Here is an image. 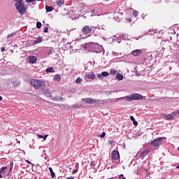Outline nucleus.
<instances>
[{"instance_id":"nucleus-54","label":"nucleus","mask_w":179,"mask_h":179,"mask_svg":"<svg viewBox=\"0 0 179 179\" xmlns=\"http://www.w3.org/2000/svg\"><path fill=\"white\" fill-rule=\"evenodd\" d=\"M101 27H102V29H104V27H103V25L101 26Z\"/></svg>"},{"instance_id":"nucleus-9","label":"nucleus","mask_w":179,"mask_h":179,"mask_svg":"<svg viewBox=\"0 0 179 179\" xmlns=\"http://www.w3.org/2000/svg\"><path fill=\"white\" fill-rule=\"evenodd\" d=\"M122 100H125V98H124V96L117 98V99L113 98V99H106V103H114V101H120Z\"/></svg>"},{"instance_id":"nucleus-62","label":"nucleus","mask_w":179,"mask_h":179,"mask_svg":"<svg viewBox=\"0 0 179 179\" xmlns=\"http://www.w3.org/2000/svg\"><path fill=\"white\" fill-rule=\"evenodd\" d=\"M37 1H43V0H37Z\"/></svg>"},{"instance_id":"nucleus-29","label":"nucleus","mask_w":179,"mask_h":179,"mask_svg":"<svg viewBox=\"0 0 179 179\" xmlns=\"http://www.w3.org/2000/svg\"><path fill=\"white\" fill-rule=\"evenodd\" d=\"M15 34H16V33H13V34H8L7 36V38H12L15 37Z\"/></svg>"},{"instance_id":"nucleus-10","label":"nucleus","mask_w":179,"mask_h":179,"mask_svg":"<svg viewBox=\"0 0 179 179\" xmlns=\"http://www.w3.org/2000/svg\"><path fill=\"white\" fill-rule=\"evenodd\" d=\"M108 75H110V73H108V71H103L101 73H98L97 78H99V79H101V80H103V77L108 76Z\"/></svg>"},{"instance_id":"nucleus-7","label":"nucleus","mask_w":179,"mask_h":179,"mask_svg":"<svg viewBox=\"0 0 179 179\" xmlns=\"http://www.w3.org/2000/svg\"><path fill=\"white\" fill-rule=\"evenodd\" d=\"M107 101L103 99H92V104H106Z\"/></svg>"},{"instance_id":"nucleus-13","label":"nucleus","mask_w":179,"mask_h":179,"mask_svg":"<svg viewBox=\"0 0 179 179\" xmlns=\"http://www.w3.org/2000/svg\"><path fill=\"white\" fill-rule=\"evenodd\" d=\"M29 64H36L37 62V57L36 56H30L29 57Z\"/></svg>"},{"instance_id":"nucleus-28","label":"nucleus","mask_w":179,"mask_h":179,"mask_svg":"<svg viewBox=\"0 0 179 179\" xmlns=\"http://www.w3.org/2000/svg\"><path fill=\"white\" fill-rule=\"evenodd\" d=\"M83 80L80 77H79L76 80V83H82Z\"/></svg>"},{"instance_id":"nucleus-4","label":"nucleus","mask_w":179,"mask_h":179,"mask_svg":"<svg viewBox=\"0 0 179 179\" xmlns=\"http://www.w3.org/2000/svg\"><path fill=\"white\" fill-rule=\"evenodd\" d=\"M96 29H100V27H94V26H89V25H85V27H83L82 31L84 34H89V33H94Z\"/></svg>"},{"instance_id":"nucleus-49","label":"nucleus","mask_w":179,"mask_h":179,"mask_svg":"<svg viewBox=\"0 0 179 179\" xmlns=\"http://www.w3.org/2000/svg\"><path fill=\"white\" fill-rule=\"evenodd\" d=\"M48 104H49V106H52V104H54V103L52 102L48 101Z\"/></svg>"},{"instance_id":"nucleus-30","label":"nucleus","mask_w":179,"mask_h":179,"mask_svg":"<svg viewBox=\"0 0 179 179\" xmlns=\"http://www.w3.org/2000/svg\"><path fill=\"white\" fill-rule=\"evenodd\" d=\"M174 117H173V115H171V114L168 115L166 116V120H173Z\"/></svg>"},{"instance_id":"nucleus-19","label":"nucleus","mask_w":179,"mask_h":179,"mask_svg":"<svg viewBox=\"0 0 179 179\" xmlns=\"http://www.w3.org/2000/svg\"><path fill=\"white\" fill-rule=\"evenodd\" d=\"M116 78L117 79V80H122V79H124V75L117 73L116 74Z\"/></svg>"},{"instance_id":"nucleus-43","label":"nucleus","mask_w":179,"mask_h":179,"mask_svg":"<svg viewBox=\"0 0 179 179\" xmlns=\"http://www.w3.org/2000/svg\"><path fill=\"white\" fill-rule=\"evenodd\" d=\"M133 124L134 125H135V127L138 126V122L136 121H133Z\"/></svg>"},{"instance_id":"nucleus-46","label":"nucleus","mask_w":179,"mask_h":179,"mask_svg":"<svg viewBox=\"0 0 179 179\" xmlns=\"http://www.w3.org/2000/svg\"><path fill=\"white\" fill-rule=\"evenodd\" d=\"M130 120L134 122L135 121V117H134V116H130Z\"/></svg>"},{"instance_id":"nucleus-2","label":"nucleus","mask_w":179,"mask_h":179,"mask_svg":"<svg viewBox=\"0 0 179 179\" xmlns=\"http://www.w3.org/2000/svg\"><path fill=\"white\" fill-rule=\"evenodd\" d=\"M30 83L35 89H44V87H45V83L44 81L31 79Z\"/></svg>"},{"instance_id":"nucleus-8","label":"nucleus","mask_w":179,"mask_h":179,"mask_svg":"<svg viewBox=\"0 0 179 179\" xmlns=\"http://www.w3.org/2000/svg\"><path fill=\"white\" fill-rule=\"evenodd\" d=\"M111 155L113 160H118L120 159V152L117 150H113Z\"/></svg>"},{"instance_id":"nucleus-21","label":"nucleus","mask_w":179,"mask_h":179,"mask_svg":"<svg viewBox=\"0 0 179 179\" xmlns=\"http://www.w3.org/2000/svg\"><path fill=\"white\" fill-rule=\"evenodd\" d=\"M54 54V48H48V55H52Z\"/></svg>"},{"instance_id":"nucleus-5","label":"nucleus","mask_w":179,"mask_h":179,"mask_svg":"<svg viewBox=\"0 0 179 179\" xmlns=\"http://www.w3.org/2000/svg\"><path fill=\"white\" fill-rule=\"evenodd\" d=\"M163 139H164V137H159L155 138L154 141L151 142V145L155 146V148H158V146H160V145L163 143Z\"/></svg>"},{"instance_id":"nucleus-35","label":"nucleus","mask_w":179,"mask_h":179,"mask_svg":"<svg viewBox=\"0 0 179 179\" xmlns=\"http://www.w3.org/2000/svg\"><path fill=\"white\" fill-rule=\"evenodd\" d=\"M179 114V110H177L172 113V115H178Z\"/></svg>"},{"instance_id":"nucleus-24","label":"nucleus","mask_w":179,"mask_h":179,"mask_svg":"<svg viewBox=\"0 0 179 179\" xmlns=\"http://www.w3.org/2000/svg\"><path fill=\"white\" fill-rule=\"evenodd\" d=\"M46 72H47V73H50L51 72H55V71H54L53 67H50V68L46 69Z\"/></svg>"},{"instance_id":"nucleus-39","label":"nucleus","mask_w":179,"mask_h":179,"mask_svg":"<svg viewBox=\"0 0 179 179\" xmlns=\"http://www.w3.org/2000/svg\"><path fill=\"white\" fill-rule=\"evenodd\" d=\"M118 179H127V178H125V177H124L123 174H121V175L119 176V178Z\"/></svg>"},{"instance_id":"nucleus-63","label":"nucleus","mask_w":179,"mask_h":179,"mask_svg":"<svg viewBox=\"0 0 179 179\" xmlns=\"http://www.w3.org/2000/svg\"><path fill=\"white\" fill-rule=\"evenodd\" d=\"M106 1H110V0H106Z\"/></svg>"},{"instance_id":"nucleus-36","label":"nucleus","mask_w":179,"mask_h":179,"mask_svg":"<svg viewBox=\"0 0 179 179\" xmlns=\"http://www.w3.org/2000/svg\"><path fill=\"white\" fill-rule=\"evenodd\" d=\"M43 31H44V33H48V27H45L43 28Z\"/></svg>"},{"instance_id":"nucleus-25","label":"nucleus","mask_w":179,"mask_h":179,"mask_svg":"<svg viewBox=\"0 0 179 179\" xmlns=\"http://www.w3.org/2000/svg\"><path fill=\"white\" fill-rule=\"evenodd\" d=\"M44 93L45 94V95H46L48 97H51V93L50 92V90H45L44 91Z\"/></svg>"},{"instance_id":"nucleus-20","label":"nucleus","mask_w":179,"mask_h":179,"mask_svg":"<svg viewBox=\"0 0 179 179\" xmlns=\"http://www.w3.org/2000/svg\"><path fill=\"white\" fill-rule=\"evenodd\" d=\"M45 10H46V12L48 13V12H52L54 10V8L52 6H45Z\"/></svg>"},{"instance_id":"nucleus-38","label":"nucleus","mask_w":179,"mask_h":179,"mask_svg":"<svg viewBox=\"0 0 179 179\" xmlns=\"http://www.w3.org/2000/svg\"><path fill=\"white\" fill-rule=\"evenodd\" d=\"M78 107H80L78 104H73V108H78Z\"/></svg>"},{"instance_id":"nucleus-12","label":"nucleus","mask_w":179,"mask_h":179,"mask_svg":"<svg viewBox=\"0 0 179 179\" xmlns=\"http://www.w3.org/2000/svg\"><path fill=\"white\" fill-rule=\"evenodd\" d=\"M131 55H133V57H138V55H141V54H142V50H133L131 52Z\"/></svg>"},{"instance_id":"nucleus-52","label":"nucleus","mask_w":179,"mask_h":179,"mask_svg":"<svg viewBox=\"0 0 179 179\" xmlns=\"http://www.w3.org/2000/svg\"><path fill=\"white\" fill-rule=\"evenodd\" d=\"M113 93V92L112 91H110V92H109V94H111Z\"/></svg>"},{"instance_id":"nucleus-18","label":"nucleus","mask_w":179,"mask_h":179,"mask_svg":"<svg viewBox=\"0 0 179 179\" xmlns=\"http://www.w3.org/2000/svg\"><path fill=\"white\" fill-rule=\"evenodd\" d=\"M53 80L55 82H60L61 81V76L58 74L55 75L53 78Z\"/></svg>"},{"instance_id":"nucleus-6","label":"nucleus","mask_w":179,"mask_h":179,"mask_svg":"<svg viewBox=\"0 0 179 179\" xmlns=\"http://www.w3.org/2000/svg\"><path fill=\"white\" fill-rule=\"evenodd\" d=\"M93 51H94V52H97L98 54H99L100 52H104V48H103L102 45H100L97 43H94Z\"/></svg>"},{"instance_id":"nucleus-14","label":"nucleus","mask_w":179,"mask_h":179,"mask_svg":"<svg viewBox=\"0 0 179 179\" xmlns=\"http://www.w3.org/2000/svg\"><path fill=\"white\" fill-rule=\"evenodd\" d=\"M92 100H93V99H92V98L82 99V101H83V103H87V104H92Z\"/></svg>"},{"instance_id":"nucleus-56","label":"nucleus","mask_w":179,"mask_h":179,"mask_svg":"<svg viewBox=\"0 0 179 179\" xmlns=\"http://www.w3.org/2000/svg\"><path fill=\"white\" fill-rule=\"evenodd\" d=\"M177 169H179V165L176 167Z\"/></svg>"},{"instance_id":"nucleus-3","label":"nucleus","mask_w":179,"mask_h":179,"mask_svg":"<svg viewBox=\"0 0 179 179\" xmlns=\"http://www.w3.org/2000/svg\"><path fill=\"white\" fill-rule=\"evenodd\" d=\"M124 99L127 101H134V100H142L143 99V96L141 94L135 93L124 96Z\"/></svg>"},{"instance_id":"nucleus-58","label":"nucleus","mask_w":179,"mask_h":179,"mask_svg":"<svg viewBox=\"0 0 179 179\" xmlns=\"http://www.w3.org/2000/svg\"><path fill=\"white\" fill-rule=\"evenodd\" d=\"M137 76H139V73H137Z\"/></svg>"},{"instance_id":"nucleus-47","label":"nucleus","mask_w":179,"mask_h":179,"mask_svg":"<svg viewBox=\"0 0 179 179\" xmlns=\"http://www.w3.org/2000/svg\"><path fill=\"white\" fill-rule=\"evenodd\" d=\"M66 179H75V178H73V176H70V177L66 178Z\"/></svg>"},{"instance_id":"nucleus-17","label":"nucleus","mask_w":179,"mask_h":179,"mask_svg":"<svg viewBox=\"0 0 179 179\" xmlns=\"http://www.w3.org/2000/svg\"><path fill=\"white\" fill-rule=\"evenodd\" d=\"M13 87H17L20 85V81L19 80H15L13 83Z\"/></svg>"},{"instance_id":"nucleus-37","label":"nucleus","mask_w":179,"mask_h":179,"mask_svg":"<svg viewBox=\"0 0 179 179\" xmlns=\"http://www.w3.org/2000/svg\"><path fill=\"white\" fill-rule=\"evenodd\" d=\"M138 11L135 10L134 12H133V16H134L135 17H136V16H138Z\"/></svg>"},{"instance_id":"nucleus-15","label":"nucleus","mask_w":179,"mask_h":179,"mask_svg":"<svg viewBox=\"0 0 179 179\" xmlns=\"http://www.w3.org/2000/svg\"><path fill=\"white\" fill-rule=\"evenodd\" d=\"M150 151L149 150H145L140 153V157H145V156H148Z\"/></svg>"},{"instance_id":"nucleus-45","label":"nucleus","mask_w":179,"mask_h":179,"mask_svg":"<svg viewBox=\"0 0 179 179\" xmlns=\"http://www.w3.org/2000/svg\"><path fill=\"white\" fill-rule=\"evenodd\" d=\"M122 36H123V37H124V39L127 40V37H128V35L123 34Z\"/></svg>"},{"instance_id":"nucleus-34","label":"nucleus","mask_w":179,"mask_h":179,"mask_svg":"<svg viewBox=\"0 0 179 179\" xmlns=\"http://www.w3.org/2000/svg\"><path fill=\"white\" fill-rule=\"evenodd\" d=\"M8 169V166H3L0 171H2L3 173H5V170Z\"/></svg>"},{"instance_id":"nucleus-40","label":"nucleus","mask_w":179,"mask_h":179,"mask_svg":"<svg viewBox=\"0 0 179 179\" xmlns=\"http://www.w3.org/2000/svg\"><path fill=\"white\" fill-rule=\"evenodd\" d=\"M104 136H106V132H102V134L100 136V138H104Z\"/></svg>"},{"instance_id":"nucleus-59","label":"nucleus","mask_w":179,"mask_h":179,"mask_svg":"<svg viewBox=\"0 0 179 179\" xmlns=\"http://www.w3.org/2000/svg\"><path fill=\"white\" fill-rule=\"evenodd\" d=\"M178 152H179V147L178 148Z\"/></svg>"},{"instance_id":"nucleus-61","label":"nucleus","mask_w":179,"mask_h":179,"mask_svg":"<svg viewBox=\"0 0 179 179\" xmlns=\"http://www.w3.org/2000/svg\"><path fill=\"white\" fill-rule=\"evenodd\" d=\"M129 21L131 22V20H129Z\"/></svg>"},{"instance_id":"nucleus-44","label":"nucleus","mask_w":179,"mask_h":179,"mask_svg":"<svg viewBox=\"0 0 179 179\" xmlns=\"http://www.w3.org/2000/svg\"><path fill=\"white\" fill-rule=\"evenodd\" d=\"M26 162L28 163V164H31L32 166H34L30 161L26 160Z\"/></svg>"},{"instance_id":"nucleus-50","label":"nucleus","mask_w":179,"mask_h":179,"mask_svg":"<svg viewBox=\"0 0 179 179\" xmlns=\"http://www.w3.org/2000/svg\"><path fill=\"white\" fill-rule=\"evenodd\" d=\"M13 169V167L10 168V170H9L8 173L12 172Z\"/></svg>"},{"instance_id":"nucleus-53","label":"nucleus","mask_w":179,"mask_h":179,"mask_svg":"<svg viewBox=\"0 0 179 179\" xmlns=\"http://www.w3.org/2000/svg\"><path fill=\"white\" fill-rule=\"evenodd\" d=\"M1 100H2V97L0 96V101H1Z\"/></svg>"},{"instance_id":"nucleus-57","label":"nucleus","mask_w":179,"mask_h":179,"mask_svg":"<svg viewBox=\"0 0 179 179\" xmlns=\"http://www.w3.org/2000/svg\"><path fill=\"white\" fill-rule=\"evenodd\" d=\"M137 76H139V73H137Z\"/></svg>"},{"instance_id":"nucleus-41","label":"nucleus","mask_w":179,"mask_h":179,"mask_svg":"<svg viewBox=\"0 0 179 179\" xmlns=\"http://www.w3.org/2000/svg\"><path fill=\"white\" fill-rule=\"evenodd\" d=\"M34 1H36V0H25V1L29 3H30L31 2H34Z\"/></svg>"},{"instance_id":"nucleus-26","label":"nucleus","mask_w":179,"mask_h":179,"mask_svg":"<svg viewBox=\"0 0 179 179\" xmlns=\"http://www.w3.org/2000/svg\"><path fill=\"white\" fill-rule=\"evenodd\" d=\"M52 100L54 101H59V100H60V101H64V99L63 98H59V99H57V97H52Z\"/></svg>"},{"instance_id":"nucleus-32","label":"nucleus","mask_w":179,"mask_h":179,"mask_svg":"<svg viewBox=\"0 0 179 179\" xmlns=\"http://www.w3.org/2000/svg\"><path fill=\"white\" fill-rule=\"evenodd\" d=\"M37 29H41V23L40 22H36Z\"/></svg>"},{"instance_id":"nucleus-11","label":"nucleus","mask_w":179,"mask_h":179,"mask_svg":"<svg viewBox=\"0 0 179 179\" xmlns=\"http://www.w3.org/2000/svg\"><path fill=\"white\" fill-rule=\"evenodd\" d=\"M85 76L87 79H92V80H94V79H96V74H94V73H85Z\"/></svg>"},{"instance_id":"nucleus-22","label":"nucleus","mask_w":179,"mask_h":179,"mask_svg":"<svg viewBox=\"0 0 179 179\" xmlns=\"http://www.w3.org/2000/svg\"><path fill=\"white\" fill-rule=\"evenodd\" d=\"M64 3H65V1H64V0H57V5L58 6H62V5H64Z\"/></svg>"},{"instance_id":"nucleus-55","label":"nucleus","mask_w":179,"mask_h":179,"mask_svg":"<svg viewBox=\"0 0 179 179\" xmlns=\"http://www.w3.org/2000/svg\"><path fill=\"white\" fill-rule=\"evenodd\" d=\"M101 27H102V29H104V27H103V25L101 26Z\"/></svg>"},{"instance_id":"nucleus-42","label":"nucleus","mask_w":179,"mask_h":179,"mask_svg":"<svg viewBox=\"0 0 179 179\" xmlns=\"http://www.w3.org/2000/svg\"><path fill=\"white\" fill-rule=\"evenodd\" d=\"M2 174H5V173L0 170V178H2Z\"/></svg>"},{"instance_id":"nucleus-23","label":"nucleus","mask_w":179,"mask_h":179,"mask_svg":"<svg viewBox=\"0 0 179 179\" xmlns=\"http://www.w3.org/2000/svg\"><path fill=\"white\" fill-rule=\"evenodd\" d=\"M49 171L50 173V176H51L52 178H54V177H55V173H54V171H52V168L50 167Z\"/></svg>"},{"instance_id":"nucleus-33","label":"nucleus","mask_w":179,"mask_h":179,"mask_svg":"<svg viewBox=\"0 0 179 179\" xmlns=\"http://www.w3.org/2000/svg\"><path fill=\"white\" fill-rule=\"evenodd\" d=\"M110 73V75H115V73H117V70L111 69Z\"/></svg>"},{"instance_id":"nucleus-48","label":"nucleus","mask_w":179,"mask_h":179,"mask_svg":"<svg viewBox=\"0 0 179 179\" xmlns=\"http://www.w3.org/2000/svg\"><path fill=\"white\" fill-rule=\"evenodd\" d=\"M1 52H4V51H5V48H4V47L1 48Z\"/></svg>"},{"instance_id":"nucleus-27","label":"nucleus","mask_w":179,"mask_h":179,"mask_svg":"<svg viewBox=\"0 0 179 179\" xmlns=\"http://www.w3.org/2000/svg\"><path fill=\"white\" fill-rule=\"evenodd\" d=\"M38 136L39 138H42L43 139H44V141H45V139H47V138L48 137V134L44 135V136H43V135H38Z\"/></svg>"},{"instance_id":"nucleus-51","label":"nucleus","mask_w":179,"mask_h":179,"mask_svg":"<svg viewBox=\"0 0 179 179\" xmlns=\"http://www.w3.org/2000/svg\"><path fill=\"white\" fill-rule=\"evenodd\" d=\"M115 54H117V52H113V55H115Z\"/></svg>"},{"instance_id":"nucleus-60","label":"nucleus","mask_w":179,"mask_h":179,"mask_svg":"<svg viewBox=\"0 0 179 179\" xmlns=\"http://www.w3.org/2000/svg\"><path fill=\"white\" fill-rule=\"evenodd\" d=\"M129 21L131 22V20H129Z\"/></svg>"},{"instance_id":"nucleus-31","label":"nucleus","mask_w":179,"mask_h":179,"mask_svg":"<svg viewBox=\"0 0 179 179\" xmlns=\"http://www.w3.org/2000/svg\"><path fill=\"white\" fill-rule=\"evenodd\" d=\"M78 166H79V164H78L77 167L73 171V174H76V173H78V170H79V167Z\"/></svg>"},{"instance_id":"nucleus-16","label":"nucleus","mask_w":179,"mask_h":179,"mask_svg":"<svg viewBox=\"0 0 179 179\" xmlns=\"http://www.w3.org/2000/svg\"><path fill=\"white\" fill-rule=\"evenodd\" d=\"M41 41H43V37H38V38L36 40H35L34 42H33V44L34 45H36V44H40V43H41Z\"/></svg>"},{"instance_id":"nucleus-1","label":"nucleus","mask_w":179,"mask_h":179,"mask_svg":"<svg viewBox=\"0 0 179 179\" xmlns=\"http://www.w3.org/2000/svg\"><path fill=\"white\" fill-rule=\"evenodd\" d=\"M15 6L17 9V11L19 14L23 15L26 13V10H27V8L23 3V0H15Z\"/></svg>"}]
</instances>
